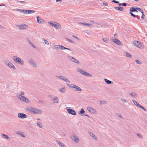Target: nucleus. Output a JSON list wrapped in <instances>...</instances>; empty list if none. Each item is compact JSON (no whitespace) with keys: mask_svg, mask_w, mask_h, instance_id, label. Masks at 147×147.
<instances>
[{"mask_svg":"<svg viewBox=\"0 0 147 147\" xmlns=\"http://www.w3.org/2000/svg\"><path fill=\"white\" fill-rule=\"evenodd\" d=\"M124 55L125 56H126L127 57L131 58L132 57L131 55L130 54L126 52H124Z\"/></svg>","mask_w":147,"mask_h":147,"instance_id":"7c9ffc66","label":"nucleus"},{"mask_svg":"<svg viewBox=\"0 0 147 147\" xmlns=\"http://www.w3.org/2000/svg\"><path fill=\"white\" fill-rule=\"evenodd\" d=\"M38 103L40 104H43V102L41 100H39L38 101Z\"/></svg>","mask_w":147,"mask_h":147,"instance_id":"13d9d810","label":"nucleus"},{"mask_svg":"<svg viewBox=\"0 0 147 147\" xmlns=\"http://www.w3.org/2000/svg\"><path fill=\"white\" fill-rule=\"evenodd\" d=\"M117 115L119 117L121 118H122V116L121 115H120L119 114H118Z\"/></svg>","mask_w":147,"mask_h":147,"instance_id":"e2e57ef3","label":"nucleus"},{"mask_svg":"<svg viewBox=\"0 0 147 147\" xmlns=\"http://www.w3.org/2000/svg\"><path fill=\"white\" fill-rule=\"evenodd\" d=\"M56 142L61 147H66V146L62 142L58 140H56Z\"/></svg>","mask_w":147,"mask_h":147,"instance_id":"aec40b11","label":"nucleus"},{"mask_svg":"<svg viewBox=\"0 0 147 147\" xmlns=\"http://www.w3.org/2000/svg\"><path fill=\"white\" fill-rule=\"evenodd\" d=\"M103 40L106 43H107L108 40H107V38H103Z\"/></svg>","mask_w":147,"mask_h":147,"instance_id":"de8ad7c7","label":"nucleus"},{"mask_svg":"<svg viewBox=\"0 0 147 147\" xmlns=\"http://www.w3.org/2000/svg\"><path fill=\"white\" fill-rule=\"evenodd\" d=\"M142 16L141 18L143 19H144V17H145V15H144V13L143 12V13H142Z\"/></svg>","mask_w":147,"mask_h":147,"instance_id":"4d7b16f0","label":"nucleus"},{"mask_svg":"<svg viewBox=\"0 0 147 147\" xmlns=\"http://www.w3.org/2000/svg\"><path fill=\"white\" fill-rule=\"evenodd\" d=\"M139 107L141 109H143L144 111H146V109H145L144 107H143V106H142L141 105Z\"/></svg>","mask_w":147,"mask_h":147,"instance_id":"3c124183","label":"nucleus"},{"mask_svg":"<svg viewBox=\"0 0 147 147\" xmlns=\"http://www.w3.org/2000/svg\"><path fill=\"white\" fill-rule=\"evenodd\" d=\"M121 100L124 102H127L126 100L124 98H121Z\"/></svg>","mask_w":147,"mask_h":147,"instance_id":"864d4df0","label":"nucleus"},{"mask_svg":"<svg viewBox=\"0 0 147 147\" xmlns=\"http://www.w3.org/2000/svg\"><path fill=\"white\" fill-rule=\"evenodd\" d=\"M104 80L105 81V82H106V83L109 84H110L112 83H113V82H112L110 80H108L107 79H104Z\"/></svg>","mask_w":147,"mask_h":147,"instance_id":"5701e85b","label":"nucleus"},{"mask_svg":"<svg viewBox=\"0 0 147 147\" xmlns=\"http://www.w3.org/2000/svg\"><path fill=\"white\" fill-rule=\"evenodd\" d=\"M65 39L71 43H75V42H74L73 41L71 40V39H70L68 38H65Z\"/></svg>","mask_w":147,"mask_h":147,"instance_id":"37998d69","label":"nucleus"},{"mask_svg":"<svg viewBox=\"0 0 147 147\" xmlns=\"http://www.w3.org/2000/svg\"><path fill=\"white\" fill-rule=\"evenodd\" d=\"M48 23L50 25H51L52 26H53L54 27H55L56 26V25H55V24H54L53 23L49 22Z\"/></svg>","mask_w":147,"mask_h":147,"instance_id":"58836bf2","label":"nucleus"},{"mask_svg":"<svg viewBox=\"0 0 147 147\" xmlns=\"http://www.w3.org/2000/svg\"><path fill=\"white\" fill-rule=\"evenodd\" d=\"M82 74H83L84 76H89L90 77L92 76V75L91 74L88 73L87 72H86L84 70L83 71Z\"/></svg>","mask_w":147,"mask_h":147,"instance_id":"4468645a","label":"nucleus"},{"mask_svg":"<svg viewBox=\"0 0 147 147\" xmlns=\"http://www.w3.org/2000/svg\"><path fill=\"white\" fill-rule=\"evenodd\" d=\"M112 41L114 42L115 43H116V44L119 45H121V43L120 41L117 38H115L114 39H112Z\"/></svg>","mask_w":147,"mask_h":147,"instance_id":"ddd939ff","label":"nucleus"},{"mask_svg":"<svg viewBox=\"0 0 147 147\" xmlns=\"http://www.w3.org/2000/svg\"><path fill=\"white\" fill-rule=\"evenodd\" d=\"M68 86L71 87L72 88H74V90L76 92L81 91L82 89L79 86H77L75 84H72L71 86L67 84Z\"/></svg>","mask_w":147,"mask_h":147,"instance_id":"20e7f679","label":"nucleus"},{"mask_svg":"<svg viewBox=\"0 0 147 147\" xmlns=\"http://www.w3.org/2000/svg\"><path fill=\"white\" fill-rule=\"evenodd\" d=\"M73 62H74L75 63H77V64H79L80 62L77 59H75L73 61Z\"/></svg>","mask_w":147,"mask_h":147,"instance_id":"c03bdc74","label":"nucleus"},{"mask_svg":"<svg viewBox=\"0 0 147 147\" xmlns=\"http://www.w3.org/2000/svg\"><path fill=\"white\" fill-rule=\"evenodd\" d=\"M137 135L138 137L140 138H142V136L140 134H138Z\"/></svg>","mask_w":147,"mask_h":147,"instance_id":"6e6d98bb","label":"nucleus"},{"mask_svg":"<svg viewBox=\"0 0 147 147\" xmlns=\"http://www.w3.org/2000/svg\"><path fill=\"white\" fill-rule=\"evenodd\" d=\"M42 40H43L44 41V42L45 44H46L47 45H49V43L47 40H46L44 38H42Z\"/></svg>","mask_w":147,"mask_h":147,"instance_id":"ea45409f","label":"nucleus"},{"mask_svg":"<svg viewBox=\"0 0 147 147\" xmlns=\"http://www.w3.org/2000/svg\"><path fill=\"white\" fill-rule=\"evenodd\" d=\"M17 97L19 100L26 103H29L30 102V101L29 99L25 96L21 95V94L17 95Z\"/></svg>","mask_w":147,"mask_h":147,"instance_id":"f03ea898","label":"nucleus"},{"mask_svg":"<svg viewBox=\"0 0 147 147\" xmlns=\"http://www.w3.org/2000/svg\"><path fill=\"white\" fill-rule=\"evenodd\" d=\"M36 123L38 126L40 128H41L42 127V124L40 122L37 121Z\"/></svg>","mask_w":147,"mask_h":147,"instance_id":"c756f323","label":"nucleus"},{"mask_svg":"<svg viewBox=\"0 0 147 147\" xmlns=\"http://www.w3.org/2000/svg\"><path fill=\"white\" fill-rule=\"evenodd\" d=\"M4 63L9 67L12 68L14 69H15L16 68L13 64L9 60H4Z\"/></svg>","mask_w":147,"mask_h":147,"instance_id":"7ed1b4c3","label":"nucleus"},{"mask_svg":"<svg viewBox=\"0 0 147 147\" xmlns=\"http://www.w3.org/2000/svg\"><path fill=\"white\" fill-rule=\"evenodd\" d=\"M28 40V42L29 43V44L31 43L32 42L30 41L27 38Z\"/></svg>","mask_w":147,"mask_h":147,"instance_id":"338daca9","label":"nucleus"},{"mask_svg":"<svg viewBox=\"0 0 147 147\" xmlns=\"http://www.w3.org/2000/svg\"><path fill=\"white\" fill-rule=\"evenodd\" d=\"M1 136L2 138H5L7 140H10V137L4 134H2L1 135Z\"/></svg>","mask_w":147,"mask_h":147,"instance_id":"f3484780","label":"nucleus"},{"mask_svg":"<svg viewBox=\"0 0 147 147\" xmlns=\"http://www.w3.org/2000/svg\"><path fill=\"white\" fill-rule=\"evenodd\" d=\"M135 61L137 64H142V63L140 62L138 60H136Z\"/></svg>","mask_w":147,"mask_h":147,"instance_id":"8fccbe9b","label":"nucleus"},{"mask_svg":"<svg viewBox=\"0 0 147 147\" xmlns=\"http://www.w3.org/2000/svg\"><path fill=\"white\" fill-rule=\"evenodd\" d=\"M35 12V11L34 10H28V14H31Z\"/></svg>","mask_w":147,"mask_h":147,"instance_id":"e433bc0d","label":"nucleus"},{"mask_svg":"<svg viewBox=\"0 0 147 147\" xmlns=\"http://www.w3.org/2000/svg\"><path fill=\"white\" fill-rule=\"evenodd\" d=\"M115 9L118 11H123V8L122 7L120 6L115 7Z\"/></svg>","mask_w":147,"mask_h":147,"instance_id":"b1692460","label":"nucleus"},{"mask_svg":"<svg viewBox=\"0 0 147 147\" xmlns=\"http://www.w3.org/2000/svg\"><path fill=\"white\" fill-rule=\"evenodd\" d=\"M103 4L104 5H105V6H107L108 5V4L107 3V2H104L103 3Z\"/></svg>","mask_w":147,"mask_h":147,"instance_id":"680f3d73","label":"nucleus"},{"mask_svg":"<svg viewBox=\"0 0 147 147\" xmlns=\"http://www.w3.org/2000/svg\"><path fill=\"white\" fill-rule=\"evenodd\" d=\"M139 107L141 109H143L144 111H146V109H145L144 107H143V106H142L141 105Z\"/></svg>","mask_w":147,"mask_h":147,"instance_id":"603ef678","label":"nucleus"},{"mask_svg":"<svg viewBox=\"0 0 147 147\" xmlns=\"http://www.w3.org/2000/svg\"><path fill=\"white\" fill-rule=\"evenodd\" d=\"M61 45H55L53 47V49H59L61 48Z\"/></svg>","mask_w":147,"mask_h":147,"instance_id":"a211bd4d","label":"nucleus"},{"mask_svg":"<svg viewBox=\"0 0 147 147\" xmlns=\"http://www.w3.org/2000/svg\"><path fill=\"white\" fill-rule=\"evenodd\" d=\"M138 47L141 49H142L144 48L143 46L141 43H140L139 46Z\"/></svg>","mask_w":147,"mask_h":147,"instance_id":"a19ab883","label":"nucleus"},{"mask_svg":"<svg viewBox=\"0 0 147 147\" xmlns=\"http://www.w3.org/2000/svg\"><path fill=\"white\" fill-rule=\"evenodd\" d=\"M35 109L32 108V107H30L29 108L27 109V110L30 112H32L34 114Z\"/></svg>","mask_w":147,"mask_h":147,"instance_id":"2eb2a0df","label":"nucleus"},{"mask_svg":"<svg viewBox=\"0 0 147 147\" xmlns=\"http://www.w3.org/2000/svg\"><path fill=\"white\" fill-rule=\"evenodd\" d=\"M21 29H25L27 27V26L25 24L21 25L20 26Z\"/></svg>","mask_w":147,"mask_h":147,"instance_id":"72a5a7b5","label":"nucleus"},{"mask_svg":"<svg viewBox=\"0 0 147 147\" xmlns=\"http://www.w3.org/2000/svg\"><path fill=\"white\" fill-rule=\"evenodd\" d=\"M140 43V42L137 41H135L133 42V44L136 46L138 47Z\"/></svg>","mask_w":147,"mask_h":147,"instance_id":"cd10ccee","label":"nucleus"},{"mask_svg":"<svg viewBox=\"0 0 147 147\" xmlns=\"http://www.w3.org/2000/svg\"><path fill=\"white\" fill-rule=\"evenodd\" d=\"M100 104L101 105L105 104L107 103V102L104 100H101L100 101Z\"/></svg>","mask_w":147,"mask_h":147,"instance_id":"79ce46f5","label":"nucleus"},{"mask_svg":"<svg viewBox=\"0 0 147 147\" xmlns=\"http://www.w3.org/2000/svg\"><path fill=\"white\" fill-rule=\"evenodd\" d=\"M51 97L52 99L54 100L53 102V103H58L59 102V100L57 96H51Z\"/></svg>","mask_w":147,"mask_h":147,"instance_id":"423d86ee","label":"nucleus"},{"mask_svg":"<svg viewBox=\"0 0 147 147\" xmlns=\"http://www.w3.org/2000/svg\"><path fill=\"white\" fill-rule=\"evenodd\" d=\"M54 22L55 23V25H56V26L55 27H54L55 28L57 29H60L61 28V26L60 24H59V23H57V22Z\"/></svg>","mask_w":147,"mask_h":147,"instance_id":"6ab92c4d","label":"nucleus"},{"mask_svg":"<svg viewBox=\"0 0 147 147\" xmlns=\"http://www.w3.org/2000/svg\"><path fill=\"white\" fill-rule=\"evenodd\" d=\"M122 6H125L127 5V4L125 3H122Z\"/></svg>","mask_w":147,"mask_h":147,"instance_id":"0e129e2a","label":"nucleus"},{"mask_svg":"<svg viewBox=\"0 0 147 147\" xmlns=\"http://www.w3.org/2000/svg\"><path fill=\"white\" fill-rule=\"evenodd\" d=\"M12 58L16 63L20 64L21 65H23L24 61L23 60L21 59L19 57L17 56H14Z\"/></svg>","mask_w":147,"mask_h":147,"instance_id":"f257e3e1","label":"nucleus"},{"mask_svg":"<svg viewBox=\"0 0 147 147\" xmlns=\"http://www.w3.org/2000/svg\"><path fill=\"white\" fill-rule=\"evenodd\" d=\"M60 49L61 50H63L67 49V50H68L69 51H71V50L67 48H66L65 47H64L63 46V45H61Z\"/></svg>","mask_w":147,"mask_h":147,"instance_id":"c85d7f7f","label":"nucleus"},{"mask_svg":"<svg viewBox=\"0 0 147 147\" xmlns=\"http://www.w3.org/2000/svg\"><path fill=\"white\" fill-rule=\"evenodd\" d=\"M65 87L59 90V91L62 93H64L65 92Z\"/></svg>","mask_w":147,"mask_h":147,"instance_id":"2f4dec72","label":"nucleus"},{"mask_svg":"<svg viewBox=\"0 0 147 147\" xmlns=\"http://www.w3.org/2000/svg\"><path fill=\"white\" fill-rule=\"evenodd\" d=\"M57 77L58 78L60 79L61 80H64L65 81L67 82H68V83H70V81L67 79L65 77L63 76H57Z\"/></svg>","mask_w":147,"mask_h":147,"instance_id":"1a4fd4ad","label":"nucleus"},{"mask_svg":"<svg viewBox=\"0 0 147 147\" xmlns=\"http://www.w3.org/2000/svg\"><path fill=\"white\" fill-rule=\"evenodd\" d=\"M112 2H113V3H119V2L118 1H117L115 0H112Z\"/></svg>","mask_w":147,"mask_h":147,"instance_id":"5fc2aeb1","label":"nucleus"},{"mask_svg":"<svg viewBox=\"0 0 147 147\" xmlns=\"http://www.w3.org/2000/svg\"><path fill=\"white\" fill-rule=\"evenodd\" d=\"M130 14H131V15L134 17H135V18H137L138 17L137 16H136L134 14H133L131 12H129Z\"/></svg>","mask_w":147,"mask_h":147,"instance_id":"49530a36","label":"nucleus"},{"mask_svg":"<svg viewBox=\"0 0 147 147\" xmlns=\"http://www.w3.org/2000/svg\"><path fill=\"white\" fill-rule=\"evenodd\" d=\"M71 138L76 143H78L79 142V139L78 137L74 133H73L71 137Z\"/></svg>","mask_w":147,"mask_h":147,"instance_id":"39448f33","label":"nucleus"},{"mask_svg":"<svg viewBox=\"0 0 147 147\" xmlns=\"http://www.w3.org/2000/svg\"><path fill=\"white\" fill-rule=\"evenodd\" d=\"M132 101L135 105H136L137 107H139L140 105L138 102L134 100H133Z\"/></svg>","mask_w":147,"mask_h":147,"instance_id":"a878e982","label":"nucleus"},{"mask_svg":"<svg viewBox=\"0 0 147 147\" xmlns=\"http://www.w3.org/2000/svg\"><path fill=\"white\" fill-rule=\"evenodd\" d=\"M137 9V7H132L130 8V11L131 12H137L138 11Z\"/></svg>","mask_w":147,"mask_h":147,"instance_id":"dca6fc26","label":"nucleus"},{"mask_svg":"<svg viewBox=\"0 0 147 147\" xmlns=\"http://www.w3.org/2000/svg\"><path fill=\"white\" fill-rule=\"evenodd\" d=\"M94 139H97L96 137L95 136L94 134L92 133L91 132L89 134Z\"/></svg>","mask_w":147,"mask_h":147,"instance_id":"473e14b6","label":"nucleus"},{"mask_svg":"<svg viewBox=\"0 0 147 147\" xmlns=\"http://www.w3.org/2000/svg\"><path fill=\"white\" fill-rule=\"evenodd\" d=\"M32 46L34 48L36 49V47L34 46L33 44L32 45Z\"/></svg>","mask_w":147,"mask_h":147,"instance_id":"774afa93","label":"nucleus"},{"mask_svg":"<svg viewBox=\"0 0 147 147\" xmlns=\"http://www.w3.org/2000/svg\"><path fill=\"white\" fill-rule=\"evenodd\" d=\"M137 10H138L140 12L142 13H143V10L142 9H141L139 8H138V7H137Z\"/></svg>","mask_w":147,"mask_h":147,"instance_id":"a18cd8bd","label":"nucleus"},{"mask_svg":"<svg viewBox=\"0 0 147 147\" xmlns=\"http://www.w3.org/2000/svg\"><path fill=\"white\" fill-rule=\"evenodd\" d=\"M130 94L132 97H136L137 96V94L134 92H132L130 93Z\"/></svg>","mask_w":147,"mask_h":147,"instance_id":"f704fd0d","label":"nucleus"},{"mask_svg":"<svg viewBox=\"0 0 147 147\" xmlns=\"http://www.w3.org/2000/svg\"><path fill=\"white\" fill-rule=\"evenodd\" d=\"M18 117L20 119H25L27 117V116L25 114L23 113H18Z\"/></svg>","mask_w":147,"mask_h":147,"instance_id":"6e6552de","label":"nucleus"},{"mask_svg":"<svg viewBox=\"0 0 147 147\" xmlns=\"http://www.w3.org/2000/svg\"><path fill=\"white\" fill-rule=\"evenodd\" d=\"M67 57L68 59L70 61H71L72 62H73L74 60L75 59V58L73 57L72 56H71L69 55H68Z\"/></svg>","mask_w":147,"mask_h":147,"instance_id":"393cba45","label":"nucleus"},{"mask_svg":"<svg viewBox=\"0 0 147 147\" xmlns=\"http://www.w3.org/2000/svg\"><path fill=\"white\" fill-rule=\"evenodd\" d=\"M92 108L90 107H88L87 108V110L89 112H90L91 110L92 109Z\"/></svg>","mask_w":147,"mask_h":147,"instance_id":"bf43d9fd","label":"nucleus"},{"mask_svg":"<svg viewBox=\"0 0 147 147\" xmlns=\"http://www.w3.org/2000/svg\"><path fill=\"white\" fill-rule=\"evenodd\" d=\"M42 111L40 109H35L34 114H40L42 113Z\"/></svg>","mask_w":147,"mask_h":147,"instance_id":"412c9836","label":"nucleus"},{"mask_svg":"<svg viewBox=\"0 0 147 147\" xmlns=\"http://www.w3.org/2000/svg\"><path fill=\"white\" fill-rule=\"evenodd\" d=\"M37 18V22L40 24H42L45 22V20H44L41 19L40 17L39 16H37L36 17Z\"/></svg>","mask_w":147,"mask_h":147,"instance_id":"0eeeda50","label":"nucleus"},{"mask_svg":"<svg viewBox=\"0 0 147 147\" xmlns=\"http://www.w3.org/2000/svg\"><path fill=\"white\" fill-rule=\"evenodd\" d=\"M16 11H19L20 12L24 14H28V10H25V9H16Z\"/></svg>","mask_w":147,"mask_h":147,"instance_id":"f8f14e48","label":"nucleus"},{"mask_svg":"<svg viewBox=\"0 0 147 147\" xmlns=\"http://www.w3.org/2000/svg\"><path fill=\"white\" fill-rule=\"evenodd\" d=\"M28 62L31 65L34 67H36V64L35 62L31 59H29Z\"/></svg>","mask_w":147,"mask_h":147,"instance_id":"9b49d317","label":"nucleus"},{"mask_svg":"<svg viewBox=\"0 0 147 147\" xmlns=\"http://www.w3.org/2000/svg\"><path fill=\"white\" fill-rule=\"evenodd\" d=\"M16 133L22 137L23 138H25V135L23 134L22 132L20 131H16Z\"/></svg>","mask_w":147,"mask_h":147,"instance_id":"4be33fe9","label":"nucleus"},{"mask_svg":"<svg viewBox=\"0 0 147 147\" xmlns=\"http://www.w3.org/2000/svg\"><path fill=\"white\" fill-rule=\"evenodd\" d=\"M76 70L80 72V73H81L82 74V72L83 71V70H82L81 69H80V68H78L76 69Z\"/></svg>","mask_w":147,"mask_h":147,"instance_id":"4c0bfd02","label":"nucleus"},{"mask_svg":"<svg viewBox=\"0 0 147 147\" xmlns=\"http://www.w3.org/2000/svg\"><path fill=\"white\" fill-rule=\"evenodd\" d=\"M96 112V111L93 109H92L91 110L90 112L92 113H94Z\"/></svg>","mask_w":147,"mask_h":147,"instance_id":"09e8293b","label":"nucleus"},{"mask_svg":"<svg viewBox=\"0 0 147 147\" xmlns=\"http://www.w3.org/2000/svg\"><path fill=\"white\" fill-rule=\"evenodd\" d=\"M20 2L22 3H26V2L24 1H20Z\"/></svg>","mask_w":147,"mask_h":147,"instance_id":"69168bd1","label":"nucleus"},{"mask_svg":"<svg viewBox=\"0 0 147 147\" xmlns=\"http://www.w3.org/2000/svg\"><path fill=\"white\" fill-rule=\"evenodd\" d=\"M67 111L69 114H71L73 115H76V114L75 111L71 109H67Z\"/></svg>","mask_w":147,"mask_h":147,"instance_id":"9d476101","label":"nucleus"},{"mask_svg":"<svg viewBox=\"0 0 147 147\" xmlns=\"http://www.w3.org/2000/svg\"><path fill=\"white\" fill-rule=\"evenodd\" d=\"M79 24H81L82 25H86V26H92V25L90 24H88V23H79Z\"/></svg>","mask_w":147,"mask_h":147,"instance_id":"c9c22d12","label":"nucleus"},{"mask_svg":"<svg viewBox=\"0 0 147 147\" xmlns=\"http://www.w3.org/2000/svg\"><path fill=\"white\" fill-rule=\"evenodd\" d=\"M84 113V110L83 108H82L81 109V111L78 112V114H79L80 115L82 116L83 115L82 114Z\"/></svg>","mask_w":147,"mask_h":147,"instance_id":"bb28decb","label":"nucleus"},{"mask_svg":"<svg viewBox=\"0 0 147 147\" xmlns=\"http://www.w3.org/2000/svg\"><path fill=\"white\" fill-rule=\"evenodd\" d=\"M24 94H25V93L24 92L21 91L20 92V94H21V95H24Z\"/></svg>","mask_w":147,"mask_h":147,"instance_id":"052dcab7","label":"nucleus"}]
</instances>
